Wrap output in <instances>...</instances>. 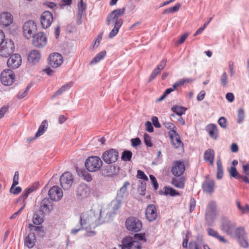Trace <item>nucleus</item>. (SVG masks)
<instances>
[{
	"label": "nucleus",
	"mask_w": 249,
	"mask_h": 249,
	"mask_svg": "<svg viewBox=\"0 0 249 249\" xmlns=\"http://www.w3.org/2000/svg\"><path fill=\"white\" fill-rule=\"evenodd\" d=\"M100 213H96L92 210L83 212L80 214V225L77 228L72 229L71 232L75 234L82 229H88L91 225L98 226L100 224Z\"/></svg>",
	"instance_id": "nucleus-1"
},
{
	"label": "nucleus",
	"mask_w": 249,
	"mask_h": 249,
	"mask_svg": "<svg viewBox=\"0 0 249 249\" xmlns=\"http://www.w3.org/2000/svg\"><path fill=\"white\" fill-rule=\"evenodd\" d=\"M125 10L124 8L117 9L112 11L108 15L106 20L107 24L109 26L113 24L114 25V28L108 35L109 38H112L119 32L123 23V20L120 18L124 14Z\"/></svg>",
	"instance_id": "nucleus-2"
},
{
	"label": "nucleus",
	"mask_w": 249,
	"mask_h": 249,
	"mask_svg": "<svg viewBox=\"0 0 249 249\" xmlns=\"http://www.w3.org/2000/svg\"><path fill=\"white\" fill-rule=\"evenodd\" d=\"M85 165L88 171L95 172L100 170L103 165V161L99 157L90 156L86 160Z\"/></svg>",
	"instance_id": "nucleus-3"
},
{
	"label": "nucleus",
	"mask_w": 249,
	"mask_h": 249,
	"mask_svg": "<svg viewBox=\"0 0 249 249\" xmlns=\"http://www.w3.org/2000/svg\"><path fill=\"white\" fill-rule=\"evenodd\" d=\"M14 50L15 44L14 42L11 39L5 40L0 45V56L7 58L13 53Z\"/></svg>",
	"instance_id": "nucleus-4"
},
{
	"label": "nucleus",
	"mask_w": 249,
	"mask_h": 249,
	"mask_svg": "<svg viewBox=\"0 0 249 249\" xmlns=\"http://www.w3.org/2000/svg\"><path fill=\"white\" fill-rule=\"evenodd\" d=\"M22 29L23 36L27 39H30L35 35L37 31V27L34 21L29 20L25 22Z\"/></svg>",
	"instance_id": "nucleus-5"
},
{
	"label": "nucleus",
	"mask_w": 249,
	"mask_h": 249,
	"mask_svg": "<svg viewBox=\"0 0 249 249\" xmlns=\"http://www.w3.org/2000/svg\"><path fill=\"white\" fill-rule=\"evenodd\" d=\"M125 226L129 231L138 232L141 230L142 224L139 219L131 217L126 220Z\"/></svg>",
	"instance_id": "nucleus-6"
},
{
	"label": "nucleus",
	"mask_w": 249,
	"mask_h": 249,
	"mask_svg": "<svg viewBox=\"0 0 249 249\" xmlns=\"http://www.w3.org/2000/svg\"><path fill=\"white\" fill-rule=\"evenodd\" d=\"M122 243V249H142L141 243L130 237L124 238Z\"/></svg>",
	"instance_id": "nucleus-7"
},
{
	"label": "nucleus",
	"mask_w": 249,
	"mask_h": 249,
	"mask_svg": "<svg viewBox=\"0 0 249 249\" xmlns=\"http://www.w3.org/2000/svg\"><path fill=\"white\" fill-rule=\"evenodd\" d=\"M118 157V151L111 148L106 151L103 154L102 158L106 163L109 164L116 161Z\"/></svg>",
	"instance_id": "nucleus-8"
},
{
	"label": "nucleus",
	"mask_w": 249,
	"mask_h": 249,
	"mask_svg": "<svg viewBox=\"0 0 249 249\" xmlns=\"http://www.w3.org/2000/svg\"><path fill=\"white\" fill-rule=\"evenodd\" d=\"M49 65L53 68L59 67L63 63V57L58 53H53L48 57Z\"/></svg>",
	"instance_id": "nucleus-9"
},
{
	"label": "nucleus",
	"mask_w": 249,
	"mask_h": 249,
	"mask_svg": "<svg viewBox=\"0 0 249 249\" xmlns=\"http://www.w3.org/2000/svg\"><path fill=\"white\" fill-rule=\"evenodd\" d=\"M60 182L61 186L64 189H70L73 183V177L72 174L69 172L63 173L60 177Z\"/></svg>",
	"instance_id": "nucleus-10"
},
{
	"label": "nucleus",
	"mask_w": 249,
	"mask_h": 249,
	"mask_svg": "<svg viewBox=\"0 0 249 249\" xmlns=\"http://www.w3.org/2000/svg\"><path fill=\"white\" fill-rule=\"evenodd\" d=\"M33 37V44L37 48H43L47 44V37L42 32L37 33Z\"/></svg>",
	"instance_id": "nucleus-11"
},
{
	"label": "nucleus",
	"mask_w": 249,
	"mask_h": 249,
	"mask_svg": "<svg viewBox=\"0 0 249 249\" xmlns=\"http://www.w3.org/2000/svg\"><path fill=\"white\" fill-rule=\"evenodd\" d=\"M53 21V14L49 11H44L40 17V23L41 26L44 29L49 27Z\"/></svg>",
	"instance_id": "nucleus-12"
},
{
	"label": "nucleus",
	"mask_w": 249,
	"mask_h": 249,
	"mask_svg": "<svg viewBox=\"0 0 249 249\" xmlns=\"http://www.w3.org/2000/svg\"><path fill=\"white\" fill-rule=\"evenodd\" d=\"M185 170V164L183 161L176 160L174 161L171 169L173 175L176 177H180L184 173Z\"/></svg>",
	"instance_id": "nucleus-13"
},
{
	"label": "nucleus",
	"mask_w": 249,
	"mask_h": 249,
	"mask_svg": "<svg viewBox=\"0 0 249 249\" xmlns=\"http://www.w3.org/2000/svg\"><path fill=\"white\" fill-rule=\"evenodd\" d=\"M48 195L52 200L58 201L63 197V193L58 186H53L50 189Z\"/></svg>",
	"instance_id": "nucleus-14"
},
{
	"label": "nucleus",
	"mask_w": 249,
	"mask_h": 249,
	"mask_svg": "<svg viewBox=\"0 0 249 249\" xmlns=\"http://www.w3.org/2000/svg\"><path fill=\"white\" fill-rule=\"evenodd\" d=\"M168 134L175 148H178L183 147V142H181L180 136L176 130H171L169 131Z\"/></svg>",
	"instance_id": "nucleus-15"
},
{
	"label": "nucleus",
	"mask_w": 249,
	"mask_h": 249,
	"mask_svg": "<svg viewBox=\"0 0 249 249\" xmlns=\"http://www.w3.org/2000/svg\"><path fill=\"white\" fill-rule=\"evenodd\" d=\"M22 59L18 53H14L12 55L7 61L8 67L13 69L18 68L21 64Z\"/></svg>",
	"instance_id": "nucleus-16"
},
{
	"label": "nucleus",
	"mask_w": 249,
	"mask_h": 249,
	"mask_svg": "<svg viewBox=\"0 0 249 249\" xmlns=\"http://www.w3.org/2000/svg\"><path fill=\"white\" fill-rule=\"evenodd\" d=\"M53 209V203L48 198H44L40 203L39 210L42 214L48 213Z\"/></svg>",
	"instance_id": "nucleus-17"
},
{
	"label": "nucleus",
	"mask_w": 249,
	"mask_h": 249,
	"mask_svg": "<svg viewBox=\"0 0 249 249\" xmlns=\"http://www.w3.org/2000/svg\"><path fill=\"white\" fill-rule=\"evenodd\" d=\"M235 227V225L234 224L228 220L223 219L222 221L221 230L227 234L231 235Z\"/></svg>",
	"instance_id": "nucleus-18"
},
{
	"label": "nucleus",
	"mask_w": 249,
	"mask_h": 249,
	"mask_svg": "<svg viewBox=\"0 0 249 249\" xmlns=\"http://www.w3.org/2000/svg\"><path fill=\"white\" fill-rule=\"evenodd\" d=\"M158 216L155 206L153 204L147 206L145 210V216L149 221H153L156 219Z\"/></svg>",
	"instance_id": "nucleus-19"
},
{
	"label": "nucleus",
	"mask_w": 249,
	"mask_h": 249,
	"mask_svg": "<svg viewBox=\"0 0 249 249\" xmlns=\"http://www.w3.org/2000/svg\"><path fill=\"white\" fill-rule=\"evenodd\" d=\"M41 58L40 52L36 50H33L29 52L28 55V61L33 64L38 62Z\"/></svg>",
	"instance_id": "nucleus-20"
},
{
	"label": "nucleus",
	"mask_w": 249,
	"mask_h": 249,
	"mask_svg": "<svg viewBox=\"0 0 249 249\" xmlns=\"http://www.w3.org/2000/svg\"><path fill=\"white\" fill-rule=\"evenodd\" d=\"M214 182L213 179L207 178L203 183L202 188L204 192L211 194L214 191Z\"/></svg>",
	"instance_id": "nucleus-21"
},
{
	"label": "nucleus",
	"mask_w": 249,
	"mask_h": 249,
	"mask_svg": "<svg viewBox=\"0 0 249 249\" xmlns=\"http://www.w3.org/2000/svg\"><path fill=\"white\" fill-rule=\"evenodd\" d=\"M13 22V17L8 12H4L0 15V23L4 26H7Z\"/></svg>",
	"instance_id": "nucleus-22"
},
{
	"label": "nucleus",
	"mask_w": 249,
	"mask_h": 249,
	"mask_svg": "<svg viewBox=\"0 0 249 249\" xmlns=\"http://www.w3.org/2000/svg\"><path fill=\"white\" fill-rule=\"evenodd\" d=\"M186 178L184 177H176L172 179L171 183L175 187L179 189H183L185 187Z\"/></svg>",
	"instance_id": "nucleus-23"
},
{
	"label": "nucleus",
	"mask_w": 249,
	"mask_h": 249,
	"mask_svg": "<svg viewBox=\"0 0 249 249\" xmlns=\"http://www.w3.org/2000/svg\"><path fill=\"white\" fill-rule=\"evenodd\" d=\"M77 195L81 198L87 197L89 195V189L85 185H80L77 189Z\"/></svg>",
	"instance_id": "nucleus-24"
},
{
	"label": "nucleus",
	"mask_w": 249,
	"mask_h": 249,
	"mask_svg": "<svg viewBox=\"0 0 249 249\" xmlns=\"http://www.w3.org/2000/svg\"><path fill=\"white\" fill-rule=\"evenodd\" d=\"M206 130L209 133V136L213 139H216L218 136V132L217 126L214 124H209L206 127Z\"/></svg>",
	"instance_id": "nucleus-25"
},
{
	"label": "nucleus",
	"mask_w": 249,
	"mask_h": 249,
	"mask_svg": "<svg viewBox=\"0 0 249 249\" xmlns=\"http://www.w3.org/2000/svg\"><path fill=\"white\" fill-rule=\"evenodd\" d=\"M214 155L215 153L214 150L212 149L209 148L204 152V160L205 161L208 162L211 165H213Z\"/></svg>",
	"instance_id": "nucleus-26"
},
{
	"label": "nucleus",
	"mask_w": 249,
	"mask_h": 249,
	"mask_svg": "<svg viewBox=\"0 0 249 249\" xmlns=\"http://www.w3.org/2000/svg\"><path fill=\"white\" fill-rule=\"evenodd\" d=\"M216 203L213 201H211L207 208L206 215L207 216L213 218L215 216Z\"/></svg>",
	"instance_id": "nucleus-27"
},
{
	"label": "nucleus",
	"mask_w": 249,
	"mask_h": 249,
	"mask_svg": "<svg viewBox=\"0 0 249 249\" xmlns=\"http://www.w3.org/2000/svg\"><path fill=\"white\" fill-rule=\"evenodd\" d=\"M208 233L209 235L213 236L217 239L220 242L223 243H227V241L224 238V237L220 235L218 233L212 228L208 229Z\"/></svg>",
	"instance_id": "nucleus-28"
},
{
	"label": "nucleus",
	"mask_w": 249,
	"mask_h": 249,
	"mask_svg": "<svg viewBox=\"0 0 249 249\" xmlns=\"http://www.w3.org/2000/svg\"><path fill=\"white\" fill-rule=\"evenodd\" d=\"M107 52L106 51H102L97 53L94 57L90 62V64L93 65L99 62L103 59L106 55Z\"/></svg>",
	"instance_id": "nucleus-29"
},
{
	"label": "nucleus",
	"mask_w": 249,
	"mask_h": 249,
	"mask_svg": "<svg viewBox=\"0 0 249 249\" xmlns=\"http://www.w3.org/2000/svg\"><path fill=\"white\" fill-rule=\"evenodd\" d=\"M72 84V82H71L62 86L58 90H57L53 94V95L52 96V98L54 99L56 96L61 95L64 91H66V90L70 88L71 87Z\"/></svg>",
	"instance_id": "nucleus-30"
},
{
	"label": "nucleus",
	"mask_w": 249,
	"mask_h": 249,
	"mask_svg": "<svg viewBox=\"0 0 249 249\" xmlns=\"http://www.w3.org/2000/svg\"><path fill=\"white\" fill-rule=\"evenodd\" d=\"M48 125L47 121H43L38 128L37 132L36 134V138H37L44 134L48 127Z\"/></svg>",
	"instance_id": "nucleus-31"
},
{
	"label": "nucleus",
	"mask_w": 249,
	"mask_h": 249,
	"mask_svg": "<svg viewBox=\"0 0 249 249\" xmlns=\"http://www.w3.org/2000/svg\"><path fill=\"white\" fill-rule=\"evenodd\" d=\"M35 244V237L34 234L29 235L25 240V245L29 248H32Z\"/></svg>",
	"instance_id": "nucleus-32"
},
{
	"label": "nucleus",
	"mask_w": 249,
	"mask_h": 249,
	"mask_svg": "<svg viewBox=\"0 0 249 249\" xmlns=\"http://www.w3.org/2000/svg\"><path fill=\"white\" fill-rule=\"evenodd\" d=\"M15 74L11 69H5L0 73V78H15Z\"/></svg>",
	"instance_id": "nucleus-33"
},
{
	"label": "nucleus",
	"mask_w": 249,
	"mask_h": 249,
	"mask_svg": "<svg viewBox=\"0 0 249 249\" xmlns=\"http://www.w3.org/2000/svg\"><path fill=\"white\" fill-rule=\"evenodd\" d=\"M164 194L165 195H169L172 196L179 195V193L175 189L170 187L167 186H166L164 188Z\"/></svg>",
	"instance_id": "nucleus-34"
},
{
	"label": "nucleus",
	"mask_w": 249,
	"mask_h": 249,
	"mask_svg": "<svg viewBox=\"0 0 249 249\" xmlns=\"http://www.w3.org/2000/svg\"><path fill=\"white\" fill-rule=\"evenodd\" d=\"M32 83H30L28 85L26 89L24 91L20 90L17 95V98L19 99L24 98L27 94L29 89L32 87Z\"/></svg>",
	"instance_id": "nucleus-35"
},
{
	"label": "nucleus",
	"mask_w": 249,
	"mask_h": 249,
	"mask_svg": "<svg viewBox=\"0 0 249 249\" xmlns=\"http://www.w3.org/2000/svg\"><path fill=\"white\" fill-rule=\"evenodd\" d=\"M132 238L135 240L139 241L141 244L142 243H145L147 241L145 233L135 234L134 237Z\"/></svg>",
	"instance_id": "nucleus-36"
},
{
	"label": "nucleus",
	"mask_w": 249,
	"mask_h": 249,
	"mask_svg": "<svg viewBox=\"0 0 249 249\" xmlns=\"http://www.w3.org/2000/svg\"><path fill=\"white\" fill-rule=\"evenodd\" d=\"M172 110L174 112H175L177 115L181 116L186 111V108L184 107L174 106L172 108Z\"/></svg>",
	"instance_id": "nucleus-37"
},
{
	"label": "nucleus",
	"mask_w": 249,
	"mask_h": 249,
	"mask_svg": "<svg viewBox=\"0 0 249 249\" xmlns=\"http://www.w3.org/2000/svg\"><path fill=\"white\" fill-rule=\"evenodd\" d=\"M43 218L39 215L38 214L35 213L34 215L33 218V222L35 225H39L43 223Z\"/></svg>",
	"instance_id": "nucleus-38"
},
{
	"label": "nucleus",
	"mask_w": 249,
	"mask_h": 249,
	"mask_svg": "<svg viewBox=\"0 0 249 249\" xmlns=\"http://www.w3.org/2000/svg\"><path fill=\"white\" fill-rule=\"evenodd\" d=\"M230 175L236 179L240 178V175L237 171L236 168L233 166H231L229 170Z\"/></svg>",
	"instance_id": "nucleus-39"
},
{
	"label": "nucleus",
	"mask_w": 249,
	"mask_h": 249,
	"mask_svg": "<svg viewBox=\"0 0 249 249\" xmlns=\"http://www.w3.org/2000/svg\"><path fill=\"white\" fill-rule=\"evenodd\" d=\"M235 235L238 238L246 236L245 229L242 227L237 228L235 231Z\"/></svg>",
	"instance_id": "nucleus-40"
},
{
	"label": "nucleus",
	"mask_w": 249,
	"mask_h": 249,
	"mask_svg": "<svg viewBox=\"0 0 249 249\" xmlns=\"http://www.w3.org/2000/svg\"><path fill=\"white\" fill-rule=\"evenodd\" d=\"M132 152L130 151H124L122 156V159L124 161H129L132 158Z\"/></svg>",
	"instance_id": "nucleus-41"
},
{
	"label": "nucleus",
	"mask_w": 249,
	"mask_h": 249,
	"mask_svg": "<svg viewBox=\"0 0 249 249\" xmlns=\"http://www.w3.org/2000/svg\"><path fill=\"white\" fill-rule=\"evenodd\" d=\"M244 110L243 108H240L238 110L237 123H241L244 119Z\"/></svg>",
	"instance_id": "nucleus-42"
},
{
	"label": "nucleus",
	"mask_w": 249,
	"mask_h": 249,
	"mask_svg": "<svg viewBox=\"0 0 249 249\" xmlns=\"http://www.w3.org/2000/svg\"><path fill=\"white\" fill-rule=\"evenodd\" d=\"M78 13L80 15H82L86 9V4L83 2V0H80L78 4Z\"/></svg>",
	"instance_id": "nucleus-43"
},
{
	"label": "nucleus",
	"mask_w": 249,
	"mask_h": 249,
	"mask_svg": "<svg viewBox=\"0 0 249 249\" xmlns=\"http://www.w3.org/2000/svg\"><path fill=\"white\" fill-rule=\"evenodd\" d=\"M236 204L237 207L239 210L243 213H246L249 212V206L248 204H246L245 206V209H242V206L241 205V204L239 201H236Z\"/></svg>",
	"instance_id": "nucleus-44"
},
{
	"label": "nucleus",
	"mask_w": 249,
	"mask_h": 249,
	"mask_svg": "<svg viewBox=\"0 0 249 249\" xmlns=\"http://www.w3.org/2000/svg\"><path fill=\"white\" fill-rule=\"evenodd\" d=\"M236 204L237 207L239 210L243 213H246L249 212V206L248 204H246L245 206V209H242V206L241 205V204L239 201H236Z\"/></svg>",
	"instance_id": "nucleus-45"
},
{
	"label": "nucleus",
	"mask_w": 249,
	"mask_h": 249,
	"mask_svg": "<svg viewBox=\"0 0 249 249\" xmlns=\"http://www.w3.org/2000/svg\"><path fill=\"white\" fill-rule=\"evenodd\" d=\"M29 228L30 231L41 232L43 231V227L41 226H35L33 224H29Z\"/></svg>",
	"instance_id": "nucleus-46"
},
{
	"label": "nucleus",
	"mask_w": 249,
	"mask_h": 249,
	"mask_svg": "<svg viewBox=\"0 0 249 249\" xmlns=\"http://www.w3.org/2000/svg\"><path fill=\"white\" fill-rule=\"evenodd\" d=\"M144 142L147 146L151 147L153 145L151 142V137L146 133L144 134Z\"/></svg>",
	"instance_id": "nucleus-47"
},
{
	"label": "nucleus",
	"mask_w": 249,
	"mask_h": 249,
	"mask_svg": "<svg viewBox=\"0 0 249 249\" xmlns=\"http://www.w3.org/2000/svg\"><path fill=\"white\" fill-rule=\"evenodd\" d=\"M82 177L83 179L88 182H90L92 179L91 175L87 171H84L82 173Z\"/></svg>",
	"instance_id": "nucleus-48"
},
{
	"label": "nucleus",
	"mask_w": 249,
	"mask_h": 249,
	"mask_svg": "<svg viewBox=\"0 0 249 249\" xmlns=\"http://www.w3.org/2000/svg\"><path fill=\"white\" fill-rule=\"evenodd\" d=\"M137 177L138 178L143 179L144 180H148V178L146 175L144 174V172L141 170H138L137 171Z\"/></svg>",
	"instance_id": "nucleus-49"
},
{
	"label": "nucleus",
	"mask_w": 249,
	"mask_h": 249,
	"mask_svg": "<svg viewBox=\"0 0 249 249\" xmlns=\"http://www.w3.org/2000/svg\"><path fill=\"white\" fill-rule=\"evenodd\" d=\"M238 242L241 246L244 248H247L249 246L248 243L246 239V236L238 238Z\"/></svg>",
	"instance_id": "nucleus-50"
},
{
	"label": "nucleus",
	"mask_w": 249,
	"mask_h": 249,
	"mask_svg": "<svg viewBox=\"0 0 249 249\" xmlns=\"http://www.w3.org/2000/svg\"><path fill=\"white\" fill-rule=\"evenodd\" d=\"M21 188L19 186L16 187L15 188V187H12V185L10 188V193L11 194H13L14 195H18L21 192Z\"/></svg>",
	"instance_id": "nucleus-51"
},
{
	"label": "nucleus",
	"mask_w": 249,
	"mask_h": 249,
	"mask_svg": "<svg viewBox=\"0 0 249 249\" xmlns=\"http://www.w3.org/2000/svg\"><path fill=\"white\" fill-rule=\"evenodd\" d=\"M15 79H0L1 83L4 86L11 85L14 82Z\"/></svg>",
	"instance_id": "nucleus-52"
},
{
	"label": "nucleus",
	"mask_w": 249,
	"mask_h": 249,
	"mask_svg": "<svg viewBox=\"0 0 249 249\" xmlns=\"http://www.w3.org/2000/svg\"><path fill=\"white\" fill-rule=\"evenodd\" d=\"M218 123L219 125L222 128H226L227 127V121L226 119L224 117H220L218 121Z\"/></svg>",
	"instance_id": "nucleus-53"
},
{
	"label": "nucleus",
	"mask_w": 249,
	"mask_h": 249,
	"mask_svg": "<svg viewBox=\"0 0 249 249\" xmlns=\"http://www.w3.org/2000/svg\"><path fill=\"white\" fill-rule=\"evenodd\" d=\"M19 173L18 171L15 172L13 179L12 187H15L18 184Z\"/></svg>",
	"instance_id": "nucleus-54"
},
{
	"label": "nucleus",
	"mask_w": 249,
	"mask_h": 249,
	"mask_svg": "<svg viewBox=\"0 0 249 249\" xmlns=\"http://www.w3.org/2000/svg\"><path fill=\"white\" fill-rule=\"evenodd\" d=\"M26 206V202H24L23 206L21 207V208L17 212L14 213L11 216L10 219H15L17 216H18L21 212V211L24 209Z\"/></svg>",
	"instance_id": "nucleus-55"
},
{
	"label": "nucleus",
	"mask_w": 249,
	"mask_h": 249,
	"mask_svg": "<svg viewBox=\"0 0 249 249\" xmlns=\"http://www.w3.org/2000/svg\"><path fill=\"white\" fill-rule=\"evenodd\" d=\"M189 33H186L184 34H183L182 36H180L179 37L178 40V43L179 44H181L183 43L185 40L186 39V38L189 36Z\"/></svg>",
	"instance_id": "nucleus-56"
},
{
	"label": "nucleus",
	"mask_w": 249,
	"mask_h": 249,
	"mask_svg": "<svg viewBox=\"0 0 249 249\" xmlns=\"http://www.w3.org/2000/svg\"><path fill=\"white\" fill-rule=\"evenodd\" d=\"M146 130L149 132H153L154 131V128L151 123L149 121H147L145 123Z\"/></svg>",
	"instance_id": "nucleus-57"
},
{
	"label": "nucleus",
	"mask_w": 249,
	"mask_h": 249,
	"mask_svg": "<svg viewBox=\"0 0 249 249\" xmlns=\"http://www.w3.org/2000/svg\"><path fill=\"white\" fill-rule=\"evenodd\" d=\"M152 121L153 125L156 128L160 127V124L158 121V119L157 117L154 116L152 118Z\"/></svg>",
	"instance_id": "nucleus-58"
},
{
	"label": "nucleus",
	"mask_w": 249,
	"mask_h": 249,
	"mask_svg": "<svg viewBox=\"0 0 249 249\" xmlns=\"http://www.w3.org/2000/svg\"><path fill=\"white\" fill-rule=\"evenodd\" d=\"M163 125L167 129H171V130H175V126L171 122H166L163 123Z\"/></svg>",
	"instance_id": "nucleus-59"
},
{
	"label": "nucleus",
	"mask_w": 249,
	"mask_h": 249,
	"mask_svg": "<svg viewBox=\"0 0 249 249\" xmlns=\"http://www.w3.org/2000/svg\"><path fill=\"white\" fill-rule=\"evenodd\" d=\"M132 145L133 146H137L141 143V140L139 138L132 139L131 140Z\"/></svg>",
	"instance_id": "nucleus-60"
},
{
	"label": "nucleus",
	"mask_w": 249,
	"mask_h": 249,
	"mask_svg": "<svg viewBox=\"0 0 249 249\" xmlns=\"http://www.w3.org/2000/svg\"><path fill=\"white\" fill-rule=\"evenodd\" d=\"M186 82L185 80H180L174 84L173 87H174V89H176L178 87L183 85Z\"/></svg>",
	"instance_id": "nucleus-61"
},
{
	"label": "nucleus",
	"mask_w": 249,
	"mask_h": 249,
	"mask_svg": "<svg viewBox=\"0 0 249 249\" xmlns=\"http://www.w3.org/2000/svg\"><path fill=\"white\" fill-rule=\"evenodd\" d=\"M205 96V92L204 90H201L197 96V100L198 101H201L204 98Z\"/></svg>",
	"instance_id": "nucleus-62"
},
{
	"label": "nucleus",
	"mask_w": 249,
	"mask_h": 249,
	"mask_svg": "<svg viewBox=\"0 0 249 249\" xmlns=\"http://www.w3.org/2000/svg\"><path fill=\"white\" fill-rule=\"evenodd\" d=\"M226 99L230 102H232L234 100V96L233 93L229 92L226 95Z\"/></svg>",
	"instance_id": "nucleus-63"
},
{
	"label": "nucleus",
	"mask_w": 249,
	"mask_h": 249,
	"mask_svg": "<svg viewBox=\"0 0 249 249\" xmlns=\"http://www.w3.org/2000/svg\"><path fill=\"white\" fill-rule=\"evenodd\" d=\"M243 173L246 175H249V164H244L243 165Z\"/></svg>",
	"instance_id": "nucleus-64"
}]
</instances>
